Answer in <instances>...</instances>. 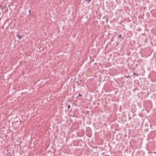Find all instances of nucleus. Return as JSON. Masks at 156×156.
Instances as JSON below:
<instances>
[{
  "label": "nucleus",
  "instance_id": "obj_1",
  "mask_svg": "<svg viewBox=\"0 0 156 156\" xmlns=\"http://www.w3.org/2000/svg\"><path fill=\"white\" fill-rule=\"evenodd\" d=\"M16 36L17 37L19 38V40H20L22 37V36L21 37H20V35H19V34H18L17 35H16Z\"/></svg>",
  "mask_w": 156,
  "mask_h": 156
},
{
  "label": "nucleus",
  "instance_id": "obj_2",
  "mask_svg": "<svg viewBox=\"0 0 156 156\" xmlns=\"http://www.w3.org/2000/svg\"><path fill=\"white\" fill-rule=\"evenodd\" d=\"M133 74L134 76H138L139 75L138 74H136L135 73H133Z\"/></svg>",
  "mask_w": 156,
  "mask_h": 156
},
{
  "label": "nucleus",
  "instance_id": "obj_3",
  "mask_svg": "<svg viewBox=\"0 0 156 156\" xmlns=\"http://www.w3.org/2000/svg\"><path fill=\"white\" fill-rule=\"evenodd\" d=\"M91 1V0H85V1H87V3H89Z\"/></svg>",
  "mask_w": 156,
  "mask_h": 156
},
{
  "label": "nucleus",
  "instance_id": "obj_4",
  "mask_svg": "<svg viewBox=\"0 0 156 156\" xmlns=\"http://www.w3.org/2000/svg\"><path fill=\"white\" fill-rule=\"evenodd\" d=\"M70 105H69L68 106V108L69 109L70 108Z\"/></svg>",
  "mask_w": 156,
  "mask_h": 156
},
{
  "label": "nucleus",
  "instance_id": "obj_5",
  "mask_svg": "<svg viewBox=\"0 0 156 156\" xmlns=\"http://www.w3.org/2000/svg\"><path fill=\"white\" fill-rule=\"evenodd\" d=\"M78 95H79V96H80V97H81V94H79Z\"/></svg>",
  "mask_w": 156,
  "mask_h": 156
},
{
  "label": "nucleus",
  "instance_id": "obj_6",
  "mask_svg": "<svg viewBox=\"0 0 156 156\" xmlns=\"http://www.w3.org/2000/svg\"><path fill=\"white\" fill-rule=\"evenodd\" d=\"M121 37V35H120L119 36V37Z\"/></svg>",
  "mask_w": 156,
  "mask_h": 156
},
{
  "label": "nucleus",
  "instance_id": "obj_7",
  "mask_svg": "<svg viewBox=\"0 0 156 156\" xmlns=\"http://www.w3.org/2000/svg\"><path fill=\"white\" fill-rule=\"evenodd\" d=\"M29 13H30V10H29Z\"/></svg>",
  "mask_w": 156,
  "mask_h": 156
},
{
  "label": "nucleus",
  "instance_id": "obj_8",
  "mask_svg": "<svg viewBox=\"0 0 156 156\" xmlns=\"http://www.w3.org/2000/svg\"><path fill=\"white\" fill-rule=\"evenodd\" d=\"M10 156H12V155L11 154H10Z\"/></svg>",
  "mask_w": 156,
  "mask_h": 156
}]
</instances>
